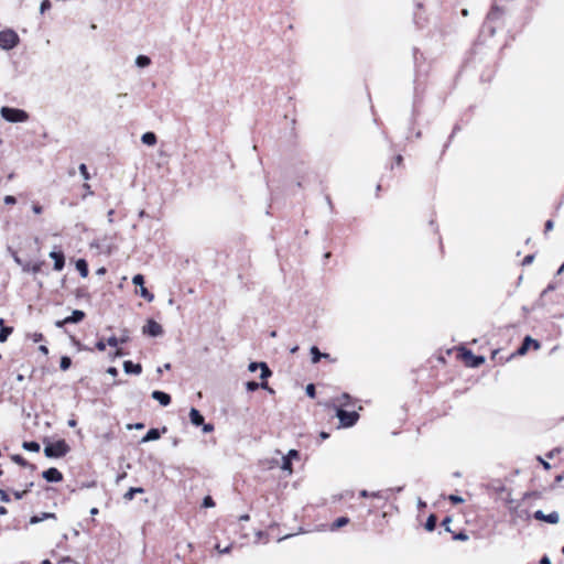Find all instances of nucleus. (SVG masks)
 Instances as JSON below:
<instances>
[{
	"label": "nucleus",
	"mask_w": 564,
	"mask_h": 564,
	"mask_svg": "<svg viewBox=\"0 0 564 564\" xmlns=\"http://www.w3.org/2000/svg\"><path fill=\"white\" fill-rule=\"evenodd\" d=\"M0 115L6 121L12 123L25 122L29 119V113L25 110L7 106L0 109Z\"/></svg>",
	"instance_id": "obj_1"
},
{
	"label": "nucleus",
	"mask_w": 564,
	"mask_h": 564,
	"mask_svg": "<svg viewBox=\"0 0 564 564\" xmlns=\"http://www.w3.org/2000/svg\"><path fill=\"white\" fill-rule=\"evenodd\" d=\"M69 452V446L64 440L50 443L44 447V454L48 458H59Z\"/></svg>",
	"instance_id": "obj_2"
},
{
	"label": "nucleus",
	"mask_w": 564,
	"mask_h": 564,
	"mask_svg": "<svg viewBox=\"0 0 564 564\" xmlns=\"http://www.w3.org/2000/svg\"><path fill=\"white\" fill-rule=\"evenodd\" d=\"M20 42L18 33L11 29L0 31V47L9 51L14 48Z\"/></svg>",
	"instance_id": "obj_3"
},
{
	"label": "nucleus",
	"mask_w": 564,
	"mask_h": 564,
	"mask_svg": "<svg viewBox=\"0 0 564 564\" xmlns=\"http://www.w3.org/2000/svg\"><path fill=\"white\" fill-rule=\"evenodd\" d=\"M336 416L339 420V423L343 427H351L354 426L358 419L359 414L356 411H345L344 409H336Z\"/></svg>",
	"instance_id": "obj_4"
},
{
	"label": "nucleus",
	"mask_w": 564,
	"mask_h": 564,
	"mask_svg": "<svg viewBox=\"0 0 564 564\" xmlns=\"http://www.w3.org/2000/svg\"><path fill=\"white\" fill-rule=\"evenodd\" d=\"M462 357L467 366L476 368L485 362V357L476 356L470 350L463 349Z\"/></svg>",
	"instance_id": "obj_5"
},
{
	"label": "nucleus",
	"mask_w": 564,
	"mask_h": 564,
	"mask_svg": "<svg viewBox=\"0 0 564 564\" xmlns=\"http://www.w3.org/2000/svg\"><path fill=\"white\" fill-rule=\"evenodd\" d=\"M143 334L149 335L151 337H159L163 335V328L162 326L153 321L149 319L147 324L142 328Z\"/></svg>",
	"instance_id": "obj_6"
},
{
	"label": "nucleus",
	"mask_w": 564,
	"mask_h": 564,
	"mask_svg": "<svg viewBox=\"0 0 564 564\" xmlns=\"http://www.w3.org/2000/svg\"><path fill=\"white\" fill-rule=\"evenodd\" d=\"M535 520L544 521L551 524H556L560 521V514L556 511H552L549 514H545L542 510H536L533 514Z\"/></svg>",
	"instance_id": "obj_7"
},
{
	"label": "nucleus",
	"mask_w": 564,
	"mask_h": 564,
	"mask_svg": "<svg viewBox=\"0 0 564 564\" xmlns=\"http://www.w3.org/2000/svg\"><path fill=\"white\" fill-rule=\"evenodd\" d=\"M85 317V313L80 310H74L72 315L55 323L56 327H63L65 324L79 323Z\"/></svg>",
	"instance_id": "obj_8"
},
{
	"label": "nucleus",
	"mask_w": 564,
	"mask_h": 564,
	"mask_svg": "<svg viewBox=\"0 0 564 564\" xmlns=\"http://www.w3.org/2000/svg\"><path fill=\"white\" fill-rule=\"evenodd\" d=\"M258 368L261 369L260 378L267 379L271 376V370L265 362H250L248 366L249 371L254 372Z\"/></svg>",
	"instance_id": "obj_9"
},
{
	"label": "nucleus",
	"mask_w": 564,
	"mask_h": 564,
	"mask_svg": "<svg viewBox=\"0 0 564 564\" xmlns=\"http://www.w3.org/2000/svg\"><path fill=\"white\" fill-rule=\"evenodd\" d=\"M42 476L48 482H58L63 479L62 473L54 467L44 470Z\"/></svg>",
	"instance_id": "obj_10"
},
{
	"label": "nucleus",
	"mask_w": 564,
	"mask_h": 564,
	"mask_svg": "<svg viewBox=\"0 0 564 564\" xmlns=\"http://www.w3.org/2000/svg\"><path fill=\"white\" fill-rule=\"evenodd\" d=\"M50 258L54 260V270L61 271L65 265V257L61 251H51Z\"/></svg>",
	"instance_id": "obj_11"
},
{
	"label": "nucleus",
	"mask_w": 564,
	"mask_h": 564,
	"mask_svg": "<svg viewBox=\"0 0 564 564\" xmlns=\"http://www.w3.org/2000/svg\"><path fill=\"white\" fill-rule=\"evenodd\" d=\"M123 370L128 375H140L142 372V367L140 364H133L130 360L123 362Z\"/></svg>",
	"instance_id": "obj_12"
},
{
	"label": "nucleus",
	"mask_w": 564,
	"mask_h": 564,
	"mask_svg": "<svg viewBox=\"0 0 564 564\" xmlns=\"http://www.w3.org/2000/svg\"><path fill=\"white\" fill-rule=\"evenodd\" d=\"M151 397L160 402V404L163 406H166L171 403V397L163 391L155 390L152 392Z\"/></svg>",
	"instance_id": "obj_13"
},
{
	"label": "nucleus",
	"mask_w": 564,
	"mask_h": 564,
	"mask_svg": "<svg viewBox=\"0 0 564 564\" xmlns=\"http://www.w3.org/2000/svg\"><path fill=\"white\" fill-rule=\"evenodd\" d=\"M530 345H533L535 349L540 348L539 341L534 340L530 336H527L524 338L521 347L518 349V354L519 355H524L528 351Z\"/></svg>",
	"instance_id": "obj_14"
},
{
	"label": "nucleus",
	"mask_w": 564,
	"mask_h": 564,
	"mask_svg": "<svg viewBox=\"0 0 564 564\" xmlns=\"http://www.w3.org/2000/svg\"><path fill=\"white\" fill-rule=\"evenodd\" d=\"M189 420L195 426H200L204 423V416L195 408H192L189 411Z\"/></svg>",
	"instance_id": "obj_15"
},
{
	"label": "nucleus",
	"mask_w": 564,
	"mask_h": 564,
	"mask_svg": "<svg viewBox=\"0 0 564 564\" xmlns=\"http://www.w3.org/2000/svg\"><path fill=\"white\" fill-rule=\"evenodd\" d=\"M56 516L55 513H52V512H42L41 514H36V516H33L31 519H30V523L31 524H36V523H40L44 520H47V519H55Z\"/></svg>",
	"instance_id": "obj_16"
},
{
	"label": "nucleus",
	"mask_w": 564,
	"mask_h": 564,
	"mask_svg": "<svg viewBox=\"0 0 564 564\" xmlns=\"http://www.w3.org/2000/svg\"><path fill=\"white\" fill-rule=\"evenodd\" d=\"M259 388L267 389L269 392H273L272 389L269 388L267 382L258 383L256 381H248L246 383V389L250 392L256 391Z\"/></svg>",
	"instance_id": "obj_17"
},
{
	"label": "nucleus",
	"mask_w": 564,
	"mask_h": 564,
	"mask_svg": "<svg viewBox=\"0 0 564 564\" xmlns=\"http://www.w3.org/2000/svg\"><path fill=\"white\" fill-rule=\"evenodd\" d=\"M350 402H351V397L348 393H343L340 397H338L335 400V405H336V409L337 408L343 409L344 406L350 405Z\"/></svg>",
	"instance_id": "obj_18"
},
{
	"label": "nucleus",
	"mask_w": 564,
	"mask_h": 564,
	"mask_svg": "<svg viewBox=\"0 0 564 564\" xmlns=\"http://www.w3.org/2000/svg\"><path fill=\"white\" fill-rule=\"evenodd\" d=\"M160 438V432L158 429H150L147 434L142 437V443H148Z\"/></svg>",
	"instance_id": "obj_19"
},
{
	"label": "nucleus",
	"mask_w": 564,
	"mask_h": 564,
	"mask_svg": "<svg viewBox=\"0 0 564 564\" xmlns=\"http://www.w3.org/2000/svg\"><path fill=\"white\" fill-rule=\"evenodd\" d=\"M312 362L317 364L322 358H328V354H323L316 346L311 347Z\"/></svg>",
	"instance_id": "obj_20"
},
{
	"label": "nucleus",
	"mask_w": 564,
	"mask_h": 564,
	"mask_svg": "<svg viewBox=\"0 0 564 564\" xmlns=\"http://www.w3.org/2000/svg\"><path fill=\"white\" fill-rule=\"evenodd\" d=\"M76 269L83 278L88 275V265L84 259H79L76 261Z\"/></svg>",
	"instance_id": "obj_21"
},
{
	"label": "nucleus",
	"mask_w": 564,
	"mask_h": 564,
	"mask_svg": "<svg viewBox=\"0 0 564 564\" xmlns=\"http://www.w3.org/2000/svg\"><path fill=\"white\" fill-rule=\"evenodd\" d=\"M141 141L147 145H154L156 143V135L153 132H145L141 137Z\"/></svg>",
	"instance_id": "obj_22"
},
{
	"label": "nucleus",
	"mask_w": 564,
	"mask_h": 564,
	"mask_svg": "<svg viewBox=\"0 0 564 564\" xmlns=\"http://www.w3.org/2000/svg\"><path fill=\"white\" fill-rule=\"evenodd\" d=\"M348 523H349V519L347 517H340V518L335 520V522L332 524L330 530L335 531L337 529H340V528L345 527Z\"/></svg>",
	"instance_id": "obj_23"
},
{
	"label": "nucleus",
	"mask_w": 564,
	"mask_h": 564,
	"mask_svg": "<svg viewBox=\"0 0 564 564\" xmlns=\"http://www.w3.org/2000/svg\"><path fill=\"white\" fill-rule=\"evenodd\" d=\"M144 490L141 487H131L123 496L128 501L132 500L135 494H142Z\"/></svg>",
	"instance_id": "obj_24"
},
{
	"label": "nucleus",
	"mask_w": 564,
	"mask_h": 564,
	"mask_svg": "<svg viewBox=\"0 0 564 564\" xmlns=\"http://www.w3.org/2000/svg\"><path fill=\"white\" fill-rule=\"evenodd\" d=\"M151 64V59L150 57L145 56V55H139L137 56L135 58V65L140 68H143V67H147Z\"/></svg>",
	"instance_id": "obj_25"
},
{
	"label": "nucleus",
	"mask_w": 564,
	"mask_h": 564,
	"mask_svg": "<svg viewBox=\"0 0 564 564\" xmlns=\"http://www.w3.org/2000/svg\"><path fill=\"white\" fill-rule=\"evenodd\" d=\"M22 447L25 449V451H29V452H34V453H37L40 451V444L36 443V442H24L22 444Z\"/></svg>",
	"instance_id": "obj_26"
},
{
	"label": "nucleus",
	"mask_w": 564,
	"mask_h": 564,
	"mask_svg": "<svg viewBox=\"0 0 564 564\" xmlns=\"http://www.w3.org/2000/svg\"><path fill=\"white\" fill-rule=\"evenodd\" d=\"M139 294L148 302H152L154 300V295L151 292H149L148 289L144 286L140 288Z\"/></svg>",
	"instance_id": "obj_27"
},
{
	"label": "nucleus",
	"mask_w": 564,
	"mask_h": 564,
	"mask_svg": "<svg viewBox=\"0 0 564 564\" xmlns=\"http://www.w3.org/2000/svg\"><path fill=\"white\" fill-rule=\"evenodd\" d=\"M12 327L0 328V343H4L8 339V336L12 333Z\"/></svg>",
	"instance_id": "obj_28"
},
{
	"label": "nucleus",
	"mask_w": 564,
	"mask_h": 564,
	"mask_svg": "<svg viewBox=\"0 0 564 564\" xmlns=\"http://www.w3.org/2000/svg\"><path fill=\"white\" fill-rule=\"evenodd\" d=\"M282 466L281 468L285 471H288L289 474L292 473V463H291V459L289 458V456H283L282 458Z\"/></svg>",
	"instance_id": "obj_29"
},
{
	"label": "nucleus",
	"mask_w": 564,
	"mask_h": 564,
	"mask_svg": "<svg viewBox=\"0 0 564 564\" xmlns=\"http://www.w3.org/2000/svg\"><path fill=\"white\" fill-rule=\"evenodd\" d=\"M70 365H72V360H70V358H69V357H67V356H63V357L61 358L59 367H61V369H62V370H64V371H65V370L69 369Z\"/></svg>",
	"instance_id": "obj_30"
},
{
	"label": "nucleus",
	"mask_w": 564,
	"mask_h": 564,
	"mask_svg": "<svg viewBox=\"0 0 564 564\" xmlns=\"http://www.w3.org/2000/svg\"><path fill=\"white\" fill-rule=\"evenodd\" d=\"M23 270L36 274L41 270V263H34L32 265L28 264L23 268Z\"/></svg>",
	"instance_id": "obj_31"
},
{
	"label": "nucleus",
	"mask_w": 564,
	"mask_h": 564,
	"mask_svg": "<svg viewBox=\"0 0 564 564\" xmlns=\"http://www.w3.org/2000/svg\"><path fill=\"white\" fill-rule=\"evenodd\" d=\"M78 170H79V173H80V175L83 176V178L85 181H88L90 178V175H89V172H88V169H87L86 164L82 163L79 165Z\"/></svg>",
	"instance_id": "obj_32"
},
{
	"label": "nucleus",
	"mask_w": 564,
	"mask_h": 564,
	"mask_svg": "<svg viewBox=\"0 0 564 564\" xmlns=\"http://www.w3.org/2000/svg\"><path fill=\"white\" fill-rule=\"evenodd\" d=\"M132 283L134 285H139L140 288L143 286V283H144V278L142 274H135L133 278H132Z\"/></svg>",
	"instance_id": "obj_33"
},
{
	"label": "nucleus",
	"mask_w": 564,
	"mask_h": 564,
	"mask_svg": "<svg viewBox=\"0 0 564 564\" xmlns=\"http://www.w3.org/2000/svg\"><path fill=\"white\" fill-rule=\"evenodd\" d=\"M52 7L51 4V1L50 0H43L41 2V6H40V12L41 13H44L45 11L50 10Z\"/></svg>",
	"instance_id": "obj_34"
},
{
	"label": "nucleus",
	"mask_w": 564,
	"mask_h": 564,
	"mask_svg": "<svg viewBox=\"0 0 564 564\" xmlns=\"http://www.w3.org/2000/svg\"><path fill=\"white\" fill-rule=\"evenodd\" d=\"M214 506H215V502H214V500H213V498H212L210 496H207V497H205V498H204V500H203V507H205V508H212V507H214Z\"/></svg>",
	"instance_id": "obj_35"
},
{
	"label": "nucleus",
	"mask_w": 564,
	"mask_h": 564,
	"mask_svg": "<svg viewBox=\"0 0 564 564\" xmlns=\"http://www.w3.org/2000/svg\"><path fill=\"white\" fill-rule=\"evenodd\" d=\"M425 528L429 530V531H432L434 528H435V518L433 516H431L427 521H426V524H425Z\"/></svg>",
	"instance_id": "obj_36"
},
{
	"label": "nucleus",
	"mask_w": 564,
	"mask_h": 564,
	"mask_svg": "<svg viewBox=\"0 0 564 564\" xmlns=\"http://www.w3.org/2000/svg\"><path fill=\"white\" fill-rule=\"evenodd\" d=\"M305 392L308 397L314 398L315 397V386L313 383L307 384Z\"/></svg>",
	"instance_id": "obj_37"
},
{
	"label": "nucleus",
	"mask_w": 564,
	"mask_h": 564,
	"mask_svg": "<svg viewBox=\"0 0 564 564\" xmlns=\"http://www.w3.org/2000/svg\"><path fill=\"white\" fill-rule=\"evenodd\" d=\"M107 344L111 347H117L120 344V341L117 337L111 336L107 339Z\"/></svg>",
	"instance_id": "obj_38"
},
{
	"label": "nucleus",
	"mask_w": 564,
	"mask_h": 564,
	"mask_svg": "<svg viewBox=\"0 0 564 564\" xmlns=\"http://www.w3.org/2000/svg\"><path fill=\"white\" fill-rule=\"evenodd\" d=\"M448 499L453 503H462V502H464V499L460 496H456V495H449Z\"/></svg>",
	"instance_id": "obj_39"
},
{
	"label": "nucleus",
	"mask_w": 564,
	"mask_h": 564,
	"mask_svg": "<svg viewBox=\"0 0 564 564\" xmlns=\"http://www.w3.org/2000/svg\"><path fill=\"white\" fill-rule=\"evenodd\" d=\"M216 550L220 553V554H227L230 552L231 550V545H228L226 547H220L219 544L216 545Z\"/></svg>",
	"instance_id": "obj_40"
},
{
	"label": "nucleus",
	"mask_w": 564,
	"mask_h": 564,
	"mask_svg": "<svg viewBox=\"0 0 564 564\" xmlns=\"http://www.w3.org/2000/svg\"><path fill=\"white\" fill-rule=\"evenodd\" d=\"M0 500L6 503L10 501L8 494L2 489H0Z\"/></svg>",
	"instance_id": "obj_41"
},
{
	"label": "nucleus",
	"mask_w": 564,
	"mask_h": 564,
	"mask_svg": "<svg viewBox=\"0 0 564 564\" xmlns=\"http://www.w3.org/2000/svg\"><path fill=\"white\" fill-rule=\"evenodd\" d=\"M15 202H17V199H15V197H14V196L7 195V196L4 197V203H6L7 205H13V204H15Z\"/></svg>",
	"instance_id": "obj_42"
},
{
	"label": "nucleus",
	"mask_w": 564,
	"mask_h": 564,
	"mask_svg": "<svg viewBox=\"0 0 564 564\" xmlns=\"http://www.w3.org/2000/svg\"><path fill=\"white\" fill-rule=\"evenodd\" d=\"M202 426H203V432L204 433H210V432L214 431V425L210 424V423H208V424L203 423Z\"/></svg>",
	"instance_id": "obj_43"
},
{
	"label": "nucleus",
	"mask_w": 564,
	"mask_h": 564,
	"mask_svg": "<svg viewBox=\"0 0 564 564\" xmlns=\"http://www.w3.org/2000/svg\"><path fill=\"white\" fill-rule=\"evenodd\" d=\"M96 348L99 350V351H104L106 349V343L104 340H99L96 343Z\"/></svg>",
	"instance_id": "obj_44"
},
{
	"label": "nucleus",
	"mask_w": 564,
	"mask_h": 564,
	"mask_svg": "<svg viewBox=\"0 0 564 564\" xmlns=\"http://www.w3.org/2000/svg\"><path fill=\"white\" fill-rule=\"evenodd\" d=\"M32 339L33 341L37 343V341H41L43 339V335L41 333H34L32 335Z\"/></svg>",
	"instance_id": "obj_45"
},
{
	"label": "nucleus",
	"mask_w": 564,
	"mask_h": 564,
	"mask_svg": "<svg viewBox=\"0 0 564 564\" xmlns=\"http://www.w3.org/2000/svg\"><path fill=\"white\" fill-rule=\"evenodd\" d=\"M107 373H108V375H110V376H112V377H116V376L118 375V370H117V368H115V367H109V368L107 369Z\"/></svg>",
	"instance_id": "obj_46"
},
{
	"label": "nucleus",
	"mask_w": 564,
	"mask_h": 564,
	"mask_svg": "<svg viewBox=\"0 0 564 564\" xmlns=\"http://www.w3.org/2000/svg\"><path fill=\"white\" fill-rule=\"evenodd\" d=\"M533 259H534V256H532V254H528V256L523 259V264H524V265H527V264L532 263Z\"/></svg>",
	"instance_id": "obj_47"
},
{
	"label": "nucleus",
	"mask_w": 564,
	"mask_h": 564,
	"mask_svg": "<svg viewBox=\"0 0 564 564\" xmlns=\"http://www.w3.org/2000/svg\"><path fill=\"white\" fill-rule=\"evenodd\" d=\"M286 456H289L290 459L296 458L299 456V452L296 449H290Z\"/></svg>",
	"instance_id": "obj_48"
},
{
	"label": "nucleus",
	"mask_w": 564,
	"mask_h": 564,
	"mask_svg": "<svg viewBox=\"0 0 564 564\" xmlns=\"http://www.w3.org/2000/svg\"><path fill=\"white\" fill-rule=\"evenodd\" d=\"M12 459L20 465H25L24 459L20 455L13 456Z\"/></svg>",
	"instance_id": "obj_49"
},
{
	"label": "nucleus",
	"mask_w": 564,
	"mask_h": 564,
	"mask_svg": "<svg viewBox=\"0 0 564 564\" xmlns=\"http://www.w3.org/2000/svg\"><path fill=\"white\" fill-rule=\"evenodd\" d=\"M555 284H549L546 286V289L542 292V296L545 295L546 293L551 292V291H554L555 290Z\"/></svg>",
	"instance_id": "obj_50"
},
{
	"label": "nucleus",
	"mask_w": 564,
	"mask_h": 564,
	"mask_svg": "<svg viewBox=\"0 0 564 564\" xmlns=\"http://www.w3.org/2000/svg\"><path fill=\"white\" fill-rule=\"evenodd\" d=\"M553 227H554L553 220H547L545 223V231H551L553 229Z\"/></svg>",
	"instance_id": "obj_51"
},
{
	"label": "nucleus",
	"mask_w": 564,
	"mask_h": 564,
	"mask_svg": "<svg viewBox=\"0 0 564 564\" xmlns=\"http://www.w3.org/2000/svg\"><path fill=\"white\" fill-rule=\"evenodd\" d=\"M118 339H119L120 344H124V343H127V341H128V339H129V335H128V333H127V332H124V333H123V335H122L120 338H118Z\"/></svg>",
	"instance_id": "obj_52"
},
{
	"label": "nucleus",
	"mask_w": 564,
	"mask_h": 564,
	"mask_svg": "<svg viewBox=\"0 0 564 564\" xmlns=\"http://www.w3.org/2000/svg\"><path fill=\"white\" fill-rule=\"evenodd\" d=\"M538 460L543 465V467L545 469H550L551 468V465L546 460H544L542 457H538Z\"/></svg>",
	"instance_id": "obj_53"
},
{
	"label": "nucleus",
	"mask_w": 564,
	"mask_h": 564,
	"mask_svg": "<svg viewBox=\"0 0 564 564\" xmlns=\"http://www.w3.org/2000/svg\"><path fill=\"white\" fill-rule=\"evenodd\" d=\"M456 540L466 541L468 539L467 534L465 533H458L455 535Z\"/></svg>",
	"instance_id": "obj_54"
},
{
	"label": "nucleus",
	"mask_w": 564,
	"mask_h": 564,
	"mask_svg": "<svg viewBox=\"0 0 564 564\" xmlns=\"http://www.w3.org/2000/svg\"><path fill=\"white\" fill-rule=\"evenodd\" d=\"M32 210L34 214L39 215L42 213V207L40 205H33Z\"/></svg>",
	"instance_id": "obj_55"
},
{
	"label": "nucleus",
	"mask_w": 564,
	"mask_h": 564,
	"mask_svg": "<svg viewBox=\"0 0 564 564\" xmlns=\"http://www.w3.org/2000/svg\"><path fill=\"white\" fill-rule=\"evenodd\" d=\"M370 497L371 498H383L381 491H372V492H370Z\"/></svg>",
	"instance_id": "obj_56"
},
{
	"label": "nucleus",
	"mask_w": 564,
	"mask_h": 564,
	"mask_svg": "<svg viewBox=\"0 0 564 564\" xmlns=\"http://www.w3.org/2000/svg\"><path fill=\"white\" fill-rule=\"evenodd\" d=\"M26 490L24 491H14L15 499H22V497L25 495Z\"/></svg>",
	"instance_id": "obj_57"
},
{
	"label": "nucleus",
	"mask_w": 564,
	"mask_h": 564,
	"mask_svg": "<svg viewBox=\"0 0 564 564\" xmlns=\"http://www.w3.org/2000/svg\"><path fill=\"white\" fill-rule=\"evenodd\" d=\"M359 495H360V497H362V498H369V497H370V492H369L368 490H365V489H364V490H361V491L359 492Z\"/></svg>",
	"instance_id": "obj_58"
},
{
	"label": "nucleus",
	"mask_w": 564,
	"mask_h": 564,
	"mask_svg": "<svg viewBox=\"0 0 564 564\" xmlns=\"http://www.w3.org/2000/svg\"><path fill=\"white\" fill-rule=\"evenodd\" d=\"M39 350H40L41 352H43L44 355H47V354H48V349H47V347H46L45 345H41V346L39 347Z\"/></svg>",
	"instance_id": "obj_59"
},
{
	"label": "nucleus",
	"mask_w": 564,
	"mask_h": 564,
	"mask_svg": "<svg viewBox=\"0 0 564 564\" xmlns=\"http://www.w3.org/2000/svg\"><path fill=\"white\" fill-rule=\"evenodd\" d=\"M541 564H552L547 556H543L540 561Z\"/></svg>",
	"instance_id": "obj_60"
},
{
	"label": "nucleus",
	"mask_w": 564,
	"mask_h": 564,
	"mask_svg": "<svg viewBox=\"0 0 564 564\" xmlns=\"http://www.w3.org/2000/svg\"><path fill=\"white\" fill-rule=\"evenodd\" d=\"M67 424L69 427H75L77 425V422H76V420L70 419V420H68Z\"/></svg>",
	"instance_id": "obj_61"
},
{
	"label": "nucleus",
	"mask_w": 564,
	"mask_h": 564,
	"mask_svg": "<svg viewBox=\"0 0 564 564\" xmlns=\"http://www.w3.org/2000/svg\"><path fill=\"white\" fill-rule=\"evenodd\" d=\"M124 354L121 349H118L116 350V352L113 354V358H118V357H122Z\"/></svg>",
	"instance_id": "obj_62"
},
{
	"label": "nucleus",
	"mask_w": 564,
	"mask_h": 564,
	"mask_svg": "<svg viewBox=\"0 0 564 564\" xmlns=\"http://www.w3.org/2000/svg\"><path fill=\"white\" fill-rule=\"evenodd\" d=\"M113 213H115L113 209H110L108 212V215H107L108 216V223H110V224L112 223V215H113Z\"/></svg>",
	"instance_id": "obj_63"
},
{
	"label": "nucleus",
	"mask_w": 564,
	"mask_h": 564,
	"mask_svg": "<svg viewBox=\"0 0 564 564\" xmlns=\"http://www.w3.org/2000/svg\"><path fill=\"white\" fill-rule=\"evenodd\" d=\"M143 426H144V425H143L142 423H137V424H134L133 426L129 425L128 427H129V429L134 427V429H137V430H141V429H143Z\"/></svg>",
	"instance_id": "obj_64"
}]
</instances>
